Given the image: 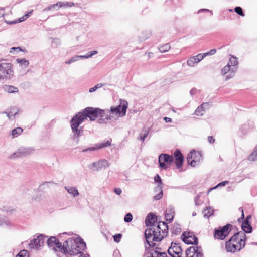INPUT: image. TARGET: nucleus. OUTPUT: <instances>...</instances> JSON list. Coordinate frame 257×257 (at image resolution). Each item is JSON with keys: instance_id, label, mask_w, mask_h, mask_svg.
<instances>
[{"instance_id": "nucleus-27", "label": "nucleus", "mask_w": 257, "mask_h": 257, "mask_svg": "<svg viewBox=\"0 0 257 257\" xmlns=\"http://www.w3.org/2000/svg\"><path fill=\"white\" fill-rule=\"evenodd\" d=\"M111 139L107 141H104L103 142L100 143L96 144V146L97 150L103 148L104 147H108L111 145Z\"/></svg>"}, {"instance_id": "nucleus-52", "label": "nucleus", "mask_w": 257, "mask_h": 257, "mask_svg": "<svg viewBox=\"0 0 257 257\" xmlns=\"http://www.w3.org/2000/svg\"><path fill=\"white\" fill-rule=\"evenodd\" d=\"M194 57L196 58V59L199 63L200 61H201L204 58V56L203 54H199L196 56H194Z\"/></svg>"}, {"instance_id": "nucleus-24", "label": "nucleus", "mask_w": 257, "mask_h": 257, "mask_svg": "<svg viewBox=\"0 0 257 257\" xmlns=\"http://www.w3.org/2000/svg\"><path fill=\"white\" fill-rule=\"evenodd\" d=\"M64 188L74 197H76L79 195V193L75 187L65 186Z\"/></svg>"}, {"instance_id": "nucleus-23", "label": "nucleus", "mask_w": 257, "mask_h": 257, "mask_svg": "<svg viewBox=\"0 0 257 257\" xmlns=\"http://www.w3.org/2000/svg\"><path fill=\"white\" fill-rule=\"evenodd\" d=\"M241 227L245 233H249L252 231V227L248 220H244L242 223Z\"/></svg>"}, {"instance_id": "nucleus-35", "label": "nucleus", "mask_w": 257, "mask_h": 257, "mask_svg": "<svg viewBox=\"0 0 257 257\" xmlns=\"http://www.w3.org/2000/svg\"><path fill=\"white\" fill-rule=\"evenodd\" d=\"M16 61L18 63L20 64L22 66H24L25 68H26L28 66L29 62V61L25 59H17Z\"/></svg>"}, {"instance_id": "nucleus-51", "label": "nucleus", "mask_w": 257, "mask_h": 257, "mask_svg": "<svg viewBox=\"0 0 257 257\" xmlns=\"http://www.w3.org/2000/svg\"><path fill=\"white\" fill-rule=\"evenodd\" d=\"M51 183V182H45L42 183L39 186V189L42 190V189H45L47 187H48V184Z\"/></svg>"}, {"instance_id": "nucleus-50", "label": "nucleus", "mask_w": 257, "mask_h": 257, "mask_svg": "<svg viewBox=\"0 0 257 257\" xmlns=\"http://www.w3.org/2000/svg\"><path fill=\"white\" fill-rule=\"evenodd\" d=\"M122 237V234L120 233L116 234L113 236V239L115 242L118 243L120 242Z\"/></svg>"}, {"instance_id": "nucleus-32", "label": "nucleus", "mask_w": 257, "mask_h": 257, "mask_svg": "<svg viewBox=\"0 0 257 257\" xmlns=\"http://www.w3.org/2000/svg\"><path fill=\"white\" fill-rule=\"evenodd\" d=\"M203 213L204 216L205 217L208 218L213 214V209H212L210 207H208L205 209H204Z\"/></svg>"}, {"instance_id": "nucleus-58", "label": "nucleus", "mask_w": 257, "mask_h": 257, "mask_svg": "<svg viewBox=\"0 0 257 257\" xmlns=\"http://www.w3.org/2000/svg\"><path fill=\"white\" fill-rule=\"evenodd\" d=\"M200 198V196L199 195H197L195 198H194V201H195V205L196 206H198L199 205V203H198V201L199 200V199Z\"/></svg>"}, {"instance_id": "nucleus-47", "label": "nucleus", "mask_w": 257, "mask_h": 257, "mask_svg": "<svg viewBox=\"0 0 257 257\" xmlns=\"http://www.w3.org/2000/svg\"><path fill=\"white\" fill-rule=\"evenodd\" d=\"M27 19V17L26 16L24 15L22 17L19 18V19L16 21H12L9 23V24H16L17 23H19L24 21V20H26Z\"/></svg>"}, {"instance_id": "nucleus-42", "label": "nucleus", "mask_w": 257, "mask_h": 257, "mask_svg": "<svg viewBox=\"0 0 257 257\" xmlns=\"http://www.w3.org/2000/svg\"><path fill=\"white\" fill-rule=\"evenodd\" d=\"M248 160L251 161H254L257 160V153L255 151H253L248 158Z\"/></svg>"}, {"instance_id": "nucleus-48", "label": "nucleus", "mask_w": 257, "mask_h": 257, "mask_svg": "<svg viewBox=\"0 0 257 257\" xmlns=\"http://www.w3.org/2000/svg\"><path fill=\"white\" fill-rule=\"evenodd\" d=\"M61 44V41L59 39H54L52 41V46L54 47H57L60 46Z\"/></svg>"}, {"instance_id": "nucleus-29", "label": "nucleus", "mask_w": 257, "mask_h": 257, "mask_svg": "<svg viewBox=\"0 0 257 257\" xmlns=\"http://www.w3.org/2000/svg\"><path fill=\"white\" fill-rule=\"evenodd\" d=\"M208 103L205 102V103H202V105L198 106L195 111V115H196L197 116H202L203 115V112L204 111V110L203 109V107H204V106H208Z\"/></svg>"}, {"instance_id": "nucleus-64", "label": "nucleus", "mask_w": 257, "mask_h": 257, "mask_svg": "<svg viewBox=\"0 0 257 257\" xmlns=\"http://www.w3.org/2000/svg\"><path fill=\"white\" fill-rule=\"evenodd\" d=\"M79 257H89V255L88 254H83L82 252L80 253Z\"/></svg>"}, {"instance_id": "nucleus-28", "label": "nucleus", "mask_w": 257, "mask_h": 257, "mask_svg": "<svg viewBox=\"0 0 257 257\" xmlns=\"http://www.w3.org/2000/svg\"><path fill=\"white\" fill-rule=\"evenodd\" d=\"M23 129L21 127H17L11 131V136L13 138H16L23 132Z\"/></svg>"}, {"instance_id": "nucleus-60", "label": "nucleus", "mask_w": 257, "mask_h": 257, "mask_svg": "<svg viewBox=\"0 0 257 257\" xmlns=\"http://www.w3.org/2000/svg\"><path fill=\"white\" fill-rule=\"evenodd\" d=\"M71 59L72 60L73 63L74 62H76V61H77L78 60H79L78 57L77 56V55L75 56L72 57Z\"/></svg>"}, {"instance_id": "nucleus-30", "label": "nucleus", "mask_w": 257, "mask_h": 257, "mask_svg": "<svg viewBox=\"0 0 257 257\" xmlns=\"http://www.w3.org/2000/svg\"><path fill=\"white\" fill-rule=\"evenodd\" d=\"M11 225L10 221L4 216L0 215V226H9Z\"/></svg>"}, {"instance_id": "nucleus-57", "label": "nucleus", "mask_w": 257, "mask_h": 257, "mask_svg": "<svg viewBox=\"0 0 257 257\" xmlns=\"http://www.w3.org/2000/svg\"><path fill=\"white\" fill-rule=\"evenodd\" d=\"M17 49H18L19 51H21V48L19 47H12L11 49H10V53H13V51L14 50H16Z\"/></svg>"}, {"instance_id": "nucleus-18", "label": "nucleus", "mask_w": 257, "mask_h": 257, "mask_svg": "<svg viewBox=\"0 0 257 257\" xmlns=\"http://www.w3.org/2000/svg\"><path fill=\"white\" fill-rule=\"evenodd\" d=\"M244 247V244H243L236 245L231 242H226V249L227 252H235L236 251H240Z\"/></svg>"}, {"instance_id": "nucleus-21", "label": "nucleus", "mask_w": 257, "mask_h": 257, "mask_svg": "<svg viewBox=\"0 0 257 257\" xmlns=\"http://www.w3.org/2000/svg\"><path fill=\"white\" fill-rule=\"evenodd\" d=\"M157 218L156 216L153 213H150L146 220H145V223L146 226H151L153 227L154 226H155L154 225L155 221H156Z\"/></svg>"}, {"instance_id": "nucleus-8", "label": "nucleus", "mask_w": 257, "mask_h": 257, "mask_svg": "<svg viewBox=\"0 0 257 257\" xmlns=\"http://www.w3.org/2000/svg\"><path fill=\"white\" fill-rule=\"evenodd\" d=\"M246 239V236L245 233L242 232H239L235 233L226 242H231L236 245L243 244H244V246H245Z\"/></svg>"}, {"instance_id": "nucleus-1", "label": "nucleus", "mask_w": 257, "mask_h": 257, "mask_svg": "<svg viewBox=\"0 0 257 257\" xmlns=\"http://www.w3.org/2000/svg\"><path fill=\"white\" fill-rule=\"evenodd\" d=\"M128 103L125 100H120V104L116 107H111L110 109H101L99 108L88 107L82 112H80L74 116L82 122L87 117L91 121H94L100 117L97 121L99 124H106L111 120H116L119 117H123L126 114Z\"/></svg>"}, {"instance_id": "nucleus-40", "label": "nucleus", "mask_w": 257, "mask_h": 257, "mask_svg": "<svg viewBox=\"0 0 257 257\" xmlns=\"http://www.w3.org/2000/svg\"><path fill=\"white\" fill-rule=\"evenodd\" d=\"M6 114L7 116L10 119H13V118L15 116V115L17 114V112L12 111L11 110L10 111H8L7 112H4Z\"/></svg>"}, {"instance_id": "nucleus-20", "label": "nucleus", "mask_w": 257, "mask_h": 257, "mask_svg": "<svg viewBox=\"0 0 257 257\" xmlns=\"http://www.w3.org/2000/svg\"><path fill=\"white\" fill-rule=\"evenodd\" d=\"M47 243L49 247H52L54 248L56 247L58 248H60L62 246L61 243L59 241V240L54 236L50 237L49 239L47 240Z\"/></svg>"}, {"instance_id": "nucleus-2", "label": "nucleus", "mask_w": 257, "mask_h": 257, "mask_svg": "<svg viewBox=\"0 0 257 257\" xmlns=\"http://www.w3.org/2000/svg\"><path fill=\"white\" fill-rule=\"evenodd\" d=\"M168 226L164 221H160L157 226L146 229L145 237L146 242L150 247L156 246L154 241L159 242L168 234Z\"/></svg>"}, {"instance_id": "nucleus-38", "label": "nucleus", "mask_w": 257, "mask_h": 257, "mask_svg": "<svg viewBox=\"0 0 257 257\" xmlns=\"http://www.w3.org/2000/svg\"><path fill=\"white\" fill-rule=\"evenodd\" d=\"M106 85L105 83H98L96 85H95L93 87H92L89 89V92L90 93H92L94 91H95L96 90H97L99 88H100L102 87L103 86H105Z\"/></svg>"}, {"instance_id": "nucleus-12", "label": "nucleus", "mask_w": 257, "mask_h": 257, "mask_svg": "<svg viewBox=\"0 0 257 257\" xmlns=\"http://www.w3.org/2000/svg\"><path fill=\"white\" fill-rule=\"evenodd\" d=\"M186 257H203L202 250L200 247L192 246L186 250Z\"/></svg>"}, {"instance_id": "nucleus-26", "label": "nucleus", "mask_w": 257, "mask_h": 257, "mask_svg": "<svg viewBox=\"0 0 257 257\" xmlns=\"http://www.w3.org/2000/svg\"><path fill=\"white\" fill-rule=\"evenodd\" d=\"M3 88L4 91L7 93H12L18 92V89L13 86L5 85Z\"/></svg>"}, {"instance_id": "nucleus-53", "label": "nucleus", "mask_w": 257, "mask_h": 257, "mask_svg": "<svg viewBox=\"0 0 257 257\" xmlns=\"http://www.w3.org/2000/svg\"><path fill=\"white\" fill-rule=\"evenodd\" d=\"M98 53V52L97 51H92L91 52H88L87 54H86V56H87V59L88 58H89L90 57H92L93 55H95V54H97V53Z\"/></svg>"}, {"instance_id": "nucleus-49", "label": "nucleus", "mask_w": 257, "mask_h": 257, "mask_svg": "<svg viewBox=\"0 0 257 257\" xmlns=\"http://www.w3.org/2000/svg\"><path fill=\"white\" fill-rule=\"evenodd\" d=\"M228 183V181H225L221 182L220 183H219L218 184H217L214 187L210 188V189H209L208 191L210 192L212 190L214 189L217 188L218 187L225 186V185H226Z\"/></svg>"}, {"instance_id": "nucleus-56", "label": "nucleus", "mask_w": 257, "mask_h": 257, "mask_svg": "<svg viewBox=\"0 0 257 257\" xmlns=\"http://www.w3.org/2000/svg\"><path fill=\"white\" fill-rule=\"evenodd\" d=\"M239 209L241 210V212H242L241 217L238 219V221L240 222L241 220H243L244 219V213H243V209L240 207L239 208Z\"/></svg>"}, {"instance_id": "nucleus-63", "label": "nucleus", "mask_w": 257, "mask_h": 257, "mask_svg": "<svg viewBox=\"0 0 257 257\" xmlns=\"http://www.w3.org/2000/svg\"><path fill=\"white\" fill-rule=\"evenodd\" d=\"M196 92V89H192L190 90V93L191 95H193Z\"/></svg>"}, {"instance_id": "nucleus-34", "label": "nucleus", "mask_w": 257, "mask_h": 257, "mask_svg": "<svg viewBox=\"0 0 257 257\" xmlns=\"http://www.w3.org/2000/svg\"><path fill=\"white\" fill-rule=\"evenodd\" d=\"M171 48L170 45L168 43L160 46L159 47V50L161 53H165L169 50Z\"/></svg>"}, {"instance_id": "nucleus-61", "label": "nucleus", "mask_w": 257, "mask_h": 257, "mask_svg": "<svg viewBox=\"0 0 257 257\" xmlns=\"http://www.w3.org/2000/svg\"><path fill=\"white\" fill-rule=\"evenodd\" d=\"M164 120L166 122H171L172 121V119L169 117H165L164 118Z\"/></svg>"}, {"instance_id": "nucleus-19", "label": "nucleus", "mask_w": 257, "mask_h": 257, "mask_svg": "<svg viewBox=\"0 0 257 257\" xmlns=\"http://www.w3.org/2000/svg\"><path fill=\"white\" fill-rule=\"evenodd\" d=\"M174 155L176 160L175 164L176 167L179 169L182 166L184 157L181 151L179 150H176L174 152Z\"/></svg>"}, {"instance_id": "nucleus-62", "label": "nucleus", "mask_w": 257, "mask_h": 257, "mask_svg": "<svg viewBox=\"0 0 257 257\" xmlns=\"http://www.w3.org/2000/svg\"><path fill=\"white\" fill-rule=\"evenodd\" d=\"M211 55L214 54L216 52V50L215 49H211L209 51Z\"/></svg>"}, {"instance_id": "nucleus-10", "label": "nucleus", "mask_w": 257, "mask_h": 257, "mask_svg": "<svg viewBox=\"0 0 257 257\" xmlns=\"http://www.w3.org/2000/svg\"><path fill=\"white\" fill-rule=\"evenodd\" d=\"M154 180L155 182L158 183V186L154 188V192H159V193L157 195H154L153 196V199L155 200H158L162 197L163 195V182L160 176L158 174H157L155 176Z\"/></svg>"}, {"instance_id": "nucleus-43", "label": "nucleus", "mask_w": 257, "mask_h": 257, "mask_svg": "<svg viewBox=\"0 0 257 257\" xmlns=\"http://www.w3.org/2000/svg\"><path fill=\"white\" fill-rule=\"evenodd\" d=\"M61 5H60V7H70L74 5L73 2H61Z\"/></svg>"}, {"instance_id": "nucleus-15", "label": "nucleus", "mask_w": 257, "mask_h": 257, "mask_svg": "<svg viewBox=\"0 0 257 257\" xmlns=\"http://www.w3.org/2000/svg\"><path fill=\"white\" fill-rule=\"evenodd\" d=\"M181 238L186 244L195 245L198 244L197 237L194 235H190L189 233H186L184 232L181 236Z\"/></svg>"}, {"instance_id": "nucleus-44", "label": "nucleus", "mask_w": 257, "mask_h": 257, "mask_svg": "<svg viewBox=\"0 0 257 257\" xmlns=\"http://www.w3.org/2000/svg\"><path fill=\"white\" fill-rule=\"evenodd\" d=\"M97 150V149L96 148V145H94V146L92 147H89L86 149H83L82 151V152L85 153V152H91L92 151H94Z\"/></svg>"}, {"instance_id": "nucleus-22", "label": "nucleus", "mask_w": 257, "mask_h": 257, "mask_svg": "<svg viewBox=\"0 0 257 257\" xmlns=\"http://www.w3.org/2000/svg\"><path fill=\"white\" fill-rule=\"evenodd\" d=\"M174 213L175 212L173 208L167 209L165 213V219L166 221L170 223L174 218Z\"/></svg>"}, {"instance_id": "nucleus-16", "label": "nucleus", "mask_w": 257, "mask_h": 257, "mask_svg": "<svg viewBox=\"0 0 257 257\" xmlns=\"http://www.w3.org/2000/svg\"><path fill=\"white\" fill-rule=\"evenodd\" d=\"M236 69L237 67H231L230 65L228 64L222 68L221 70V73L222 75H225L227 73L229 72V75L226 76L225 80L227 81L234 76Z\"/></svg>"}, {"instance_id": "nucleus-31", "label": "nucleus", "mask_w": 257, "mask_h": 257, "mask_svg": "<svg viewBox=\"0 0 257 257\" xmlns=\"http://www.w3.org/2000/svg\"><path fill=\"white\" fill-rule=\"evenodd\" d=\"M238 63L237 58L233 56H231L227 64L230 65V67L232 66L233 67H236L238 65Z\"/></svg>"}, {"instance_id": "nucleus-13", "label": "nucleus", "mask_w": 257, "mask_h": 257, "mask_svg": "<svg viewBox=\"0 0 257 257\" xmlns=\"http://www.w3.org/2000/svg\"><path fill=\"white\" fill-rule=\"evenodd\" d=\"M34 149L32 148L20 147L18 151L13 154L14 157H24L32 153Z\"/></svg>"}, {"instance_id": "nucleus-9", "label": "nucleus", "mask_w": 257, "mask_h": 257, "mask_svg": "<svg viewBox=\"0 0 257 257\" xmlns=\"http://www.w3.org/2000/svg\"><path fill=\"white\" fill-rule=\"evenodd\" d=\"M47 237L42 234H40L37 236L36 238H34L29 244V248L31 249H36L37 250L43 245Z\"/></svg>"}, {"instance_id": "nucleus-25", "label": "nucleus", "mask_w": 257, "mask_h": 257, "mask_svg": "<svg viewBox=\"0 0 257 257\" xmlns=\"http://www.w3.org/2000/svg\"><path fill=\"white\" fill-rule=\"evenodd\" d=\"M194 156L196 157H199V158H201V154L198 152H196L195 151L193 150L191 151L187 156V161L189 164L190 165V162L191 160H192Z\"/></svg>"}, {"instance_id": "nucleus-55", "label": "nucleus", "mask_w": 257, "mask_h": 257, "mask_svg": "<svg viewBox=\"0 0 257 257\" xmlns=\"http://www.w3.org/2000/svg\"><path fill=\"white\" fill-rule=\"evenodd\" d=\"M114 192H115V193L116 194H117V195H120L121 194V193H122V190H121V189L120 188H115V189H114Z\"/></svg>"}, {"instance_id": "nucleus-41", "label": "nucleus", "mask_w": 257, "mask_h": 257, "mask_svg": "<svg viewBox=\"0 0 257 257\" xmlns=\"http://www.w3.org/2000/svg\"><path fill=\"white\" fill-rule=\"evenodd\" d=\"M29 255V252L26 250L20 251L16 257H26Z\"/></svg>"}, {"instance_id": "nucleus-33", "label": "nucleus", "mask_w": 257, "mask_h": 257, "mask_svg": "<svg viewBox=\"0 0 257 257\" xmlns=\"http://www.w3.org/2000/svg\"><path fill=\"white\" fill-rule=\"evenodd\" d=\"M171 230L173 234H178L180 232L181 228L178 224H174Z\"/></svg>"}, {"instance_id": "nucleus-17", "label": "nucleus", "mask_w": 257, "mask_h": 257, "mask_svg": "<svg viewBox=\"0 0 257 257\" xmlns=\"http://www.w3.org/2000/svg\"><path fill=\"white\" fill-rule=\"evenodd\" d=\"M148 246V247L145 246L146 250L150 252V257H168L166 253L161 252L156 250L158 247L155 246L154 247Z\"/></svg>"}, {"instance_id": "nucleus-5", "label": "nucleus", "mask_w": 257, "mask_h": 257, "mask_svg": "<svg viewBox=\"0 0 257 257\" xmlns=\"http://www.w3.org/2000/svg\"><path fill=\"white\" fill-rule=\"evenodd\" d=\"M13 65L10 63L0 64V80L10 79L13 76Z\"/></svg>"}, {"instance_id": "nucleus-54", "label": "nucleus", "mask_w": 257, "mask_h": 257, "mask_svg": "<svg viewBox=\"0 0 257 257\" xmlns=\"http://www.w3.org/2000/svg\"><path fill=\"white\" fill-rule=\"evenodd\" d=\"M60 5H61V1L58 2L56 4L51 5H50V6L52 10L55 9L56 7H58V9H57V10H58L60 8Z\"/></svg>"}, {"instance_id": "nucleus-7", "label": "nucleus", "mask_w": 257, "mask_h": 257, "mask_svg": "<svg viewBox=\"0 0 257 257\" xmlns=\"http://www.w3.org/2000/svg\"><path fill=\"white\" fill-rule=\"evenodd\" d=\"M172 156L167 154H161L159 156V167L161 169L166 170L173 162Z\"/></svg>"}, {"instance_id": "nucleus-59", "label": "nucleus", "mask_w": 257, "mask_h": 257, "mask_svg": "<svg viewBox=\"0 0 257 257\" xmlns=\"http://www.w3.org/2000/svg\"><path fill=\"white\" fill-rule=\"evenodd\" d=\"M208 140L209 142L210 143H214L215 141V139L212 136H209L208 137Z\"/></svg>"}, {"instance_id": "nucleus-46", "label": "nucleus", "mask_w": 257, "mask_h": 257, "mask_svg": "<svg viewBox=\"0 0 257 257\" xmlns=\"http://www.w3.org/2000/svg\"><path fill=\"white\" fill-rule=\"evenodd\" d=\"M234 11L235 12L238 14V15L241 16H244V14L243 12V10L242 9V8L240 7H236L234 9Z\"/></svg>"}, {"instance_id": "nucleus-3", "label": "nucleus", "mask_w": 257, "mask_h": 257, "mask_svg": "<svg viewBox=\"0 0 257 257\" xmlns=\"http://www.w3.org/2000/svg\"><path fill=\"white\" fill-rule=\"evenodd\" d=\"M86 248L85 242L80 237L69 238L62 245V249L65 254L75 255L82 253Z\"/></svg>"}, {"instance_id": "nucleus-6", "label": "nucleus", "mask_w": 257, "mask_h": 257, "mask_svg": "<svg viewBox=\"0 0 257 257\" xmlns=\"http://www.w3.org/2000/svg\"><path fill=\"white\" fill-rule=\"evenodd\" d=\"M231 225L226 224L222 227L215 229L214 230V237L215 239L223 240L227 236L231 231Z\"/></svg>"}, {"instance_id": "nucleus-36", "label": "nucleus", "mask_w": 257, "mask_h": 257, "mask_svg": "<svg viewBox=\"0 0 257 257\" xmlns=\"http://www.w3.org/2000/svg\"><path fill=\"white\" fill-rule=\"evenodd\" d=\"M198 63V62L197 61L194 56L189 58L187 62V65L191 67L194 66L195 64H197Z\"/></svg>"}, {"instance_id": "nucleus-37", "label": "nucleus", "mask_w": 257, "mask_h": 257, "mask_svg": "<svg viewBox=\"0 0 257 257\" xmlns=\"http://www.w3.org/2000/svg\"><path fill=\"white\" fill-rule=\"evenodd\" d=\"M144 134H140L139 139L142 141H144L145 139V138L148 136L149 132V129L148 128H144L143 130Z\"/></svg>"}, {"instance_id": "nucleus-14", "label": "nucleus", "mask_w": 257, "mask_h": 257, "mask_svg": "<svg viewBox=\"0 0 257 257\" xmlns=\"http://www.w3.org/2000/svg\"><path fill=\"white\" fill-rule=\"evenodd\" d=\"M109 166V163L106 160H100L97 162H93L90 166V168L93 171H98L102 168Z\"/></svg>"}, {"instance_id": "nucleus-45", "label": "nucleus", "mask_w": 257, "mask_h": 257, "mask_svg": "<svg viewBox=\"0 0 257 257\" xmlns=\"http://www.w3.org/2000/svg\"><path fill=\"white\" fill-rule=\"evenodd\" d=\"M133 219V216L131 213H128L126 215H125L124 220L125 222L128 223L130 222Z\"/></svg>"}, {"instance_id": "nucleus-4", "label": "nucleus", "mask_w": 257, "mask_h": 257, "mask_svg": "<svg viewBox=\"0 0 257 257\" xmlns=\"http://www.w3.org/2000/svg\"><path fill=\"white\" fill-rule=\"evenodd\" d=\"M82 123L81 121L73 116L70 121L71 127L72 132V139L77 144L79 143V137L83 135V130L82 127H78Z\"/></svg>"}, {"instance_id": "nucleus-11", "label": "nucleus", "mask_w": 257, "mask_h": 257, "mask_svg": "<svg viewBox=\"0 0 257 257\" xmlns=\"http://www.w3.org/2000/svg\"><path fill=\"white\" fill-rule=\"evenodd\" d=\"M168 252L172 257H182L183 254L182 249L179 244L173 243L168 248Z\"/></svg>"}, {"instance_id": "nucleus-39", "label": "nucleus", "mask_w": 257, "mask_h": 257, "mask_svg": "<svg viewBox=\"0 0 257 257\" xmlns=\"http://www.w3.org/2000/svg\"><path fill=\"white\" fill-rule=\"evenodd\" d=\"M201 159V158H199V157H196L194 156L192 160H191L190 162V165L195 167L199 163Z\"/></svg>"}]
</instances>
